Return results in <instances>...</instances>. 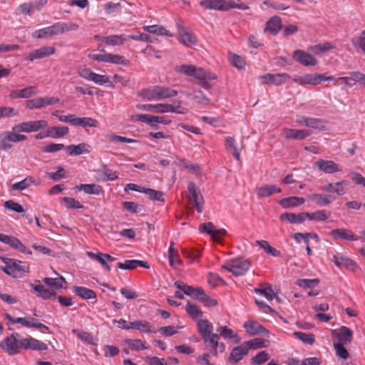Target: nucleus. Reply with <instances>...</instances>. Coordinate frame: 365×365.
I'll return each mask as SVG.
<instances>
[{
    "label": "nucleus",
    "mask_w": 365,
    "mask_h": 365,
    "mask_svg": "<svg viewBox=\"0 0 365 365\" xmlns=\"http://www.w3.org/2000/svg\"><path fill=\"white\" fill-rule=\"evenodd\" d=\"M69 132V128L66 126H53L49 128L46 131V136L53 138H61L67 135Z\"/></svg>",
    "instance_id": "obj_45"
},
{
    "label": "nucleus",
    "mask_w": 365,
    "mask_h": 365,
    "mask_svg": "<svg viewBox=\"0 0 365 365\" xmlns=\"http://www.w3.org/2000/svg\"><path fill=\"white\" fill-rule=\"evenodd\" d=\"M1 259L5 263V266L1 267V269L9 275L19 277L24 272H29V266L26 262L3 257Z\"/></svg>",
    "instance_id": "obj_2"
},
{
    "label": "nucleus",
    "mask_w": 365,
    "mask_h": 365,
    "mask_svg": "<svg viewBox=\"0 0 365 365\" xmlns=\"http://www.w3.org/2000/svg\"><path fill=\"white\" fill-rule=\"evenodd\" d=\"M249 347H247L245 343L244 342L241 345L234 347L230 354L229 359L232 361L234 364L240 361L244 356H246L248 354Z\"/></svg>",
    "instance_id": "obj_25"
},
{
    "label": "nucleus",
    "mask_w": 365,
    "mask_h": 365,
    "mask_svg": "<svg viewBox=\"0 0 365 365\" xmlns=\"http://www.w3.org/2000/svg\"><path fill=\"white\" fill-rule=\"evenodd\" d=\"M256 244L263 249L266 253L274 257H279L280 252L272 247L269 242L266 240H257Z\"/></svg>",
    "instance_id": "obj_59"
},
{
    "label": "nucleus",
    "mask_w": 365,
    "mask_h": 365,
    "mask_svg": "<svg viewBox=\"0 0 365 365\" xmlns=\"http://www.w3.org/2000/svg\"><path fill=\"white\" fill-rule=\"evenodd\" d=\"M293 58L299 63L305 66H314L317 64V60L311 54L302 50H296L293 53Z\"/></svg>",
    "instance_id": "obj_16"
},
{
    "label": "nucleus",
    "mask_w": 365,
    "mask_h": 365,
    "mask_svg": "<svg viewBox=\"0 0 365 365\" xmlns=\"http://www.w3.org/2000/svg\"><path fill=\"white\" fill-rule=\"evenodd\" d=\"M89 146L86 143H80L78 145H70L66 147V149L71 155H80L83 153H88Z\"/></svg>",
    "instance_id": "obj_42"
},
{
    "label": "nucleus",
    "mask_w": 365,
    "mask_h": 365,
    "mask_svg": "<svg viewBox=\"0 0 365 365\" xmlns=\"http://www.w3.org/2000/svg\"><path fill=\"white\" fill-rule=\"evenodd\" d=\"M57 34L55 24L51 26L45 27L34 31L32 34L33 38H44L56 36Z\"/></svg>",
    "instance_id": "obj_36"
},
{
    "label": "nucleus",
    "mask_w": 365,
    "mask_h": 365,
    "mask_svg": "<svg viewBox=\"0 0 365 365\" xmlns=\"http://www.w3.org/2000/svg\"><path fill=\"white\" fill-rule=\"evenodd\" d=\"M226 149L231 152L237 160H240V151L236 145L235 140L232 137H227L225 140Z\"/></svg>",
    "instance_id": "obj_50"
},
{
    "label": "nucleus",
    "mask_w": 365,
    "mask_h": 365,
    "mask_svg": "<svg viewBox=\"0 0 365 365\" xmlns=\"http://www.w3.org/2000/svg\"><path fill=\"white\" fill-rule=\"evenodd\" d=\"M175 113L178 114H186L188 113V109L182 106V101H178L175 102L174 104L168 103H157L155 104L154 113Z\"/></svg>",
    "instance_id": "obj_6"
},
{
    "label": "nucleus",
    "mask_w": 365,
    "mask_h": 365,
    "mask_svg": "<svg viewBox=\"0 0 365 365\" xmlns=\"http://www.w3.org/2000/svg\"><path fill=\"white\" fill-rule=\"evenodd\" d=\"M250 267V262L243 257H237L227 260L222 269L231 272L234 276H242L247 273Z\"/></svg>",
    "instance_id": "obj_3"
},
{
    "label": "nucleus",
    "mask_w": 365,
    "mask_h": 365,
    "mask_svg": "<svg viewBox=\"0 0 365 365\" xmlns=\"http://www.w3.org/2000/svg\"><path fill=\"white\" fill-rule=\"evenodd\" d=\"M204 341L206 349L213 356H216L218 352L222 353L225 349L224 343H220L219 335L212 333L202 338Z\"/></svg>",
    "instance_id": "obj_5"
},
{
    "label": "nucleus",
    "mask_w": 365,
    "mask_h": 365,
    "mask_svg": "<svg viewBox=\"0 0 365 365\" xmlns=\"http://www.w3.org/2000/svg\"><path fill=\"white\" fill-rule=\"evenodd\" d=\"M197 329L202 338L213 333V325L207 319L197 321Z\"/></svg>",
    "instance_id": "obj_39"
},
{
    "label": "nucleus",
    "mask_w": 365,
    "mask_h": 365,
    "mask_svg": "<svg viewBox=\"0 0 365 365\" xmlns=\"http://www.w3.org/2000/svg\"><path fill=\"white\" fill-rule=\"evenodd\" d=\"M60 99L56 97H38L26 102V108L30 110L41 109L58 103Z\"/></svg>",
    "instance_id": "obj_7"
},
{
    "label": "nucleus",
    "mask_w": 365,
    "mask_h": 365,
    "mask_svg": "<svg viewBox=\"0 0 365 365\" xmlns=\"http://www.w3.org/2000/svg\"><path fill=\"white\" fill-rule=\"evenodd\" d=\"M187 189L190 194V200L194 202L197 212H202L203 210V199L199 188L193 182H190L188 184Z\"/></svg>",
    "instance_id": "obj_13"
},
{
    "label": "nucleus",
    "mask_w": 365,
    "mask_h": 365,
    "mask_svg": "<svg viewBox=\"0 0 365 365\" xmlns=\"http://www.w3.org/2000/svg\"><path fill=\"white\" fill-rule=\"evenodd\" d=\"M117 266L122 269H133L138 267H142L146 269L150 268V264L147 262L138 259H128L124 262H118Z\"/></svg>",
    "instance_id": "obj_30"
},
{
    "label": "nucleus",
    "mask_w": 365,
    "mask_h": 365,
    "mask_svg": "<svg viewBox=\"0 0 365 365\" xmlns=\"http://www.w3.org/2000/svg\"><path fill=\"white\" fill-rule=\"evenodd\" d=\"M38 93V90L34 86H29L23 89L15 90L11 93V98H29Z\"/></svg>",
    "instance_id": "obj_28"
},
{
    "label": "nucleus",
    "mask_w": 365,
    "mask_h": 365,
    "mask_svg": "<svg viewBox=\"0 0 365 365\" xmlns=\"http://www.w3.org/2000/svg\"><path fill=\"white\" fill-rule=\"evenodd\" d=\"M307 198L321 207L328 205L334 200V197L325 194H312L308 195Z\"/></svg>",
    "instance_id": "obj_34"
},
{
    "label": "nucleus",
    "mask_w": 365,
    "mask_h": 365,
    "mask_svg": "<svg viewBox=\"0 0 365 365\" xmlns=\"http://www.w3.org/2000/svg\"><path fill=\"white\" fill-rule=\"evenodd\" d=\"M297 122L301 125H304L307 127L319 130H324L325 129L324 123L319 118L301 116Z\"/></svg>",
    "instance_id": "obj_23"
},
{
    "label": "nucleus",
    "mask_w": 365,
    "mask_h": 365,
    "mask_svg": "<svg viewBox=\"0 0 365 365\" xmlns=\"http://www.w3.org/2000/svg\"><path fill=\"white\" fill-rule=\"evenodd\" d=\"M56 49L53 46H43L40 48L31 51L27 56V59L33 61L36 59L43 58L55 53Z\"/></svg>",
    "instance_id": "obj_17"
},
{
    "label": "nucleus",
    "mask_w": 365,
    "mask_h": 365,
    "mask_svg": "<svg viewBox=\"0 0 365 365\" xmlns=\"http://www.w3.org/2000/svg\"><path fill=\"white\" fill-rule=\"evenodd\" d=\"M254 292L257 294L264 296L269 301H272L274 298L278 299L271 286L265 288H255Z\"/></svg>",
    "instance_id": "obj_58"
},
{
    "label": "nucleus",
    "mask_w": 365,
    "mask_h": 365,
    "mask_svg": "<svg viewBox=\"0 0 365 365\" xmlns=\"http://www.w3.org/2000/svg\"><path fill=\"white\" fill-rule=\"evenodd\" d=\"M143 29L145 31L157 36H173V35L167 31L164 26L160 25L143 26Z\"/></svg>",
    "instance_id": "obj_47"
},
{
    "label": "nucleus",
    "mask_w": 365,
    "mask_h": 365,
    "mask_svg": "<svg viewBox=\"0 0 365 365\" xmlns=\"http://www.w3.org/2000/svg\"><path fill=\"white\" fill-rule=\"evenodd\" d=\"M334 263L339 267H351L355 265V262L344 256L341 254H336L333 257Z\"/></svg>",
    "instance_id": "obj_54"
},
{
    "label": "nucleus",
    "mask_w": 365,
    "mask_h": 365,
    "mask_svg": "<svg viewBox=\"0 0 365 365\" xmlns=\"http://www.w3.org/2000/svg\"><path fill=\"white\" fill-rule=\"evenodd\" d=\"M258 198H263L271 196L274 193H279L282 190L274 185H264L255 190Z\"/></svg>",
    "instance_id": "obj_27"
},
{
    "label": "nucleus",
    "mask_w": 365,
    "mask_h": 365,
    "mask_svg": "<svg viewBox=\"0 0 365 365\" xmlns=\"http://www.w3.org/2000/svg\"><path fill=\"white\" fill-rule=\"evenodd\" d=\"M282 29V21L279 16L272 17L266 24L265 31L269 32L272 35H276Z\"/></svg>",
    "instance_id": "obj_33"
},
{
    "label": "nucleus",
    "mask_w": 365,
    "mask_h": 365,
    "mask_svg": "<svg viewBox=\"0 0 365 365\" xmlns=\"http://www.w3.org/2000/svg\"><path fill=\"white\" fill-rule=\"evenodd\" d=\"M19 334L13 333L0 342L1 348L10 355H14L20 352V349H33L45 351L48 346L44 342L34 339L31 336L18 340Z\"/></svg>",
    "instance_id": "obj_1"
},
{
    "label": "nucleus",
    "mask_w": 365,
    "mask_h": 365,
    "mask_svg": "<svg viewBox=\"0 0 365 365\" xmlns=\"http://www.w3.org/2000/svg\"><path fill=\"white\" fill-rule=\"evenodd\" d=\"M219 334L225 339H236V342L240 341V338L236 334L232 329L226 326H221L217 329Z\"/></svg>",
    "instance_id": "obj_56"
},
{
    "label": "nucleus",
    "mask_w": 365,
    "mask_h": 365,
    "mask_svg": "<svg viewBox=\"0 0 365 365\" xmlns=\"http://www.w3.org/2000/svg\"><path fill=\"white\" fill-rule=\"evenodd\" d=\"M139 96L148 101L158 100V86L143 89L139 92Z\"/></svg>",
    "instance_id": "obj_43"
},
{
    "label": "nucleus",
    "mask_w": 365,
    "mask_h": 365,
    "mask_svg": "<svg viewBox=\"0 0 365 365\" xmlns=\"http://www.w3.org/2000/svg\"><path fill=\"white\" fill-rule=\"evenodd\" d=\"M305 202V200L303 197H289L281 199L279 201V204L285 209L297 207L303 205Z\"/></svg>",
    "instance_id": "obj_35"
},
{
    "label": "nucleus",
    "mask_w": 365,
    "mask_h": 365,
    "mask_svg": "<svg viewBox=\"0 0 365 365\" xmlns=\"http://www.w3.org/2000/svg\"><path fill=\"white\" fill-rule=\"evenodd\" d=\"M74 189L77 191L83 190L86 194L96 195H99L103 191L102 187L96 184H81L75 186Z\"/></svg>",
    "instance_id": "obj_32"
},
{
    "label": "nucleus",
    "mask_w": 365,
    "mask_h": 365,
    "mask_svg": "<svg viewBox=\"0 0 365 365\" xmlns=\"http://www.w3.org/2000/svg\"><path fill=\"white\" fill-rule=\"evenodd\" d=\"M279 219L292 224H301L307 220V212L298 214L284 212L280 215Z\"/></svg>",
    "instance_id": "obj_24"
},
{
    "label": "nucleus",
    "mask_w": 365,
    "mask_h": 365,
    "mask_svg": "<svg viewBox=\"0 0 365 365\" xmlns=\"http://www.w3.org/2000/svg\"><path fill=\"white\" fill-rule=\"evenodd\" d=\"M324 74L319 73H307L302 76H298L293 78V81L300 86H317L324 81Z\"/></svg>",
    "instance_id": "obj_8"
},
{
    "label": "nucleus",
    "mask_w": 365,
    "mask_h": 365,
    "mask_svg": "<svg viewBox=\"0 0 365 365\" xmlns=\"http://www.w3.org/2000/svg\"><path fill=\"white\" fill-rule=\"evenodd\" d=\"M183 257L189 259L191 262H199L201 257V251L197 248L182 250Z\"/></svg>",
    "instance_id": "obj_53"
},
{
    "label": "nucleus",
    "mask_w": 365,
    "mask_h": 365,
    "mask_svg": "<svg viewBox=\"0 0 365 365\" xmlns=\"http://www.w3.org/2000/svg\"><path fill=\"white\" fill-rule=\"evenodd\" d=\"M55 25L58 35L78 29V25L72 22H57Z\"/></svg>",
    "instance_id": "obj_49"
},
{
    "label": "nucleus",
    "mask_w": 365,
    "mask_h": 365,
    "mask_svg": "<svg viewBox=\"0 0 365 365\" xmlns=\"http://www.w3.org/2000/svg\"><path fill=\"white\" fill-rule=\"evenodd\" d=\"M178 95V91L167 87L158 86V100L170 98Z\"/></svg>",
    "instance_id": "obj_61"
},
{
    "label": "nucleus",
    "mask_w": 365,
    "mask_h": 365,
    "mask_svg": "<svg viewBox=\"0 0 365 365\" xmlns=\"http://www.w3.org/2000/svg\"><path fill=\"white\" fill-rule=\"evenodd\" d=\"M130 329L138 330L143 333H155L150 324L147 321H135L129 322Z\"/></svg>",
    "instance_id": "obj_37"
},
{
    "label": "nucleus",
    "mask_w": 365,
    "mask_h": 365,
    "mask_svg": "<svg viewBox=\"0 0 365 365\" xmlns=\"http://www.w3.org/2000/svg\"><path fill=\"white\" fill-rule=\"evenodd\" d=\"M34 291L38 293V297L44 299H48L55 296V292L46 289L43 285L38 284L36 285L31 284Z\"/></svg>",
    "instance_id": "obj_51"
},
{
    "label": "nucleus",
    "mask_w": 365,
    "mask_h": 365,
    "mask_svg": "<svg viewBox=\"0 0 365 365\" xmlns=\"http://www.w3.org/2000/svg\"><path fill=\"white\" fill-rule=\"evenodd\" d=\"M315 165L322 172L332 174L341 170L339 165L332 160L320 159L315 163Z\"/></svg>",
    "instance_id": "obj_18"
},
{
    "label": "nucleus",
    "mask_w": 365,
    "mask_h": 365,
    "mask_svg": "<svg viewBox=\"0 0 365 365\" xmlns=\"http://www.w3.org/2000/svg\"><path fill=\"white\" fill-rule=\"evenodd\" d=\"M0 242L9 245L14 250L20 252L31 255L32 252L29 250L21 242L12 235L0 233Z\"/></svg>",
    "instance_id": "obj_10"
},
{
    "label": "nucleus",
    "mask_w": 365,
    "mask_h": 365,
    "mask_svg": "<svg viewBox=\"0 0 365 365\" xmlns=\"http://www.w3.org/2000/svg\"><path fill=\"white\" fill-rule=\"evenodd\" d=\"M96 38L102 41L105 43L113 46L123 45L128 41V36L124 34L111 35L102 37L96 36Z\"/></svg>",
    "instance_id": "obj_22"
},
{
    "label": "nucleus",
    "mask_w": 365,
    "mask_h": 365,
    "mask_svg": "<svg viewBox=\"0 0 365 365\" xmlns=\"http://www.w3.org/2000/svg\"><path fill=\"white\" fill-rule=\"evenodd\" d=\"M7 319L12 324H20L23 327L27 328H37V329H43L46 331L49 329L48 327L43 324L38 320L32 318V317H17L14 318L11 316L7 314Z\"/></svg>",
    "instance_id": "obj_9"
},
{
    "label": "nucleus",
    "mask_w": 365,
    "mask_h": 365,
    "mask_svg": "<svg viewBox=\"0 0 365 365\" xmlns=\"http://www.w3.org/2000/svg\"><path fill=\"white\" fill-rule=\"evenodd\" d=\"M100 176V180L103 181H113L118 178V173L110 169L107 165H104L96 170Z\"/></svg>",
    "instance_id": "obj_29"
},
{
    "label": "nucleus",
    "mask_w": 365,
    "mask_h": 365,
    "mask_svg": "<svg viewBox=\"0 0 365 365\" xmlns=\"http://www.w3.org/2000/svg\"><path fill=\"white\" fill-rule=\"evenodd\" d=\"M168 259L169 264L171 267H176L182 265V261L181 260L178 251L174 247V242H171L168 249Z\"/></svg>",
    "instance_id": "obj_38"
},
{
    "label": "nucleus",
    "mask_w": 365,
    "mask_h": 365,
    "mask_svg": "<svg viewBox=\"0 0 365 365\" xmlns=\"http://www.w3.org/2000/svg\"><path fill=\"white\" fill-rule=\"evenodd\" d=\"M48 123L45 120H31L22 122L12 128L14 131L32 133L45 129L48 127Z\"/></svg>",
    "instance_id": "obj_4"
},
{
    "label": "nucleus",
    "mask_w": 365,
    "mask_h": 365,
    "mask_svg": "<svg viewBox=\"0 0 365 365\" xmlns=\"http://www.w3.org/2000/svg\"><path fill=\"white\" fill-rule=\"evenodd\" d=\"M351 42L355 48L361 49L365 53V29L359 36L352 38Z\"/></svg>",
    "instance_id": "obj_64"
},
{
    "label": "nucleus",
    "mask_w": 365,
    "mask_h": 365,
    "mask_svg": "<svg viewBox=\"0 0 365 365\" xmlns=\"http://www.w3.org/2000/svg\"><path fill=\"white\" fill-rule=\"evenodd\" d=\"M174 285L179 290L182 291L185 294L197 299L200 294H203V289L201 287H194L180 281H177Z\"/></svg>",
    "instance_id": "obj_15"
},
{
    "label": "nucleus",
    "mask_w": 365,
    "mask_h": 365,
    "mask_svg": "<svg viewBox=\"0 0 365 365\" xmlns=\"http://www.w3.org/2000/svg\"><path fill=\"white\" fill-rule=\"evenodd\" d=\"M193 76L200 81L204 80H214L217 78L215 74L211 73L202 68H195Z\"/></svg>",
    "instance_id": "obj_57"
},
{
    "label": "nucleus",
    "mask_w": 365,
    "mask_h": 365,
    "mask_svg": "<svg viewBox=\"0 0 365 365\" xmlns=\"http://www.w3.org/2000/svg\"><path fill=\"white\" fill-rule=\"evenodd\" d=\"M41 183L40 180L35 179L32 176H28L23 180L14 183L11 186L14 190H24L27 189L31 185H39Z\"/></svg>",
    "instance_id": "obj_31"
},
{
    "label": "nucleus",
    "mask_w": 365,
    "mask_h": 365,
    "mask_svg": "<svg viewBox=\"0 0 365 365\" xmlns=\"http://www.w3.org/2000/svg\"><path fill=\"white\" fill-rule=\"evenodd\" d=\"M312 132L306 129H291L284 128L282 132L283 136L287 139L302 140L309 136Z\"/></svg>",
    "instance_id": "obj_20"
},
{
    "label": "nucleus",
    "mask_w": 365,
    "mask_h": 365,
    "mask_svg": "<svg viewBox=\"0 0 365 365\" xmlns=\"http://www.w3.org/2000/svg\"><path fill=\"white\" fill-rule=\"evenodd\" d=\"M259 79L262 83L264 84H273L275 86H280L288 82L291 76L286 73L271 74L267 73L263 76H260Z\"/></svg>",
    "instance_id": "obj_11"
},
{
    "label": "nucleus",
    "mask_w": 365,
    "mask_h": 365,
    "mask_svg": "<svg viewBox=\"0 0 365 365\" xmlns=\"http://www.w3.org/2000/svg\"><path fill=\"white\" fill-rule=\"evenodd\" d=\"M199 230L210 235L214 240L219 242L226 234L225 229H216L215 225L209 222L200 225Z\"/></svg>",
    "instance_id": "obj_12"
},
{
    "label": "nucleus",
    "mask_w": 365,
    "mask_h": 365,
    "mask_svg": "<svg viewBox=\"0 0 365 365\" xmlns=\"http://www.w3.org/2000/svg\"><path fill=\"white\" fill-rule=\"evenodd\" d=\"M330 235H331L335 240L341 239L352 241H356L359 240L358 237L354 235L351 230L344 228L333 230L330 232Z\"/></svg>",
    "instance_id": "obj_21"
},
{
    "label": "nucleus",
    "mask_w": 365,
    "mask_h": 365,
    "mask_svg": "<svg viewBox=\"0 0 365 365\" xmlns=\"http://www.w3.org/2000/svg\"><path fill=\"white\" fill-rule=\"evenodd\" d=\"M245 343L247 347H249V350L256 349L258 348H266L269 345V341L268 340L261 338H255L250 341H245Z\"/></svg>",
    "instance_id": "obj_52"
},
{
    "label": "nucleus",
    "mask_w": 365,
    "mask_h": 365,
    "mask_svg": "<svg viewBox=\"0 0 365 365\" xmlns=\"http://www.w3.org/2000/svg\"><path fill=\"white\" fill-rule=\"evenodd\" d=\"M75 126H81L83 128L91 127V128H96L99 125V122L92 118L90 117H83L78 118L76 117V123H74Z\"/></svg>",
    "instance_id": "obj_48"
},
{
    "label": "nucleus",
    "mask_w": 365,
    "mask_h": 365,
    "mask_svg": "<svg viewBox=\"0 0 365 365\" xmlns=\"http://www.w3.org/2000/svg\"><path fill=\"white\" fill-rule=\"evenodd\" d=\"M43 282L46 285L56 289L63 288L66 284L65 278L62 276L58 278L46 277L43 279Z\"/></svg>",
    "instance_id": "obj_55"
},
{
    "label": "nucleus",
    "mask_w": 365,
    "mask_h": 365,
    "mask_svg": "<svg viewBox=\"0 0 365 365\" xmlns=\"http://www.w3.org/2000/svg\"><path fill=\"white\" fill-rule=\"evenodd\" d=\"M186 312L187 314L193 319H197L202 317V312L195 304L187 302L186 304Z\"/></svg>",
    "instance_id": "obj_63"
},
{
    "label": "nucleus",
    "mask_w": 365,
    "mask_h": 365,
    "mask_svg": "<svg viewBox=\"0 0 365 365\" xmlns=\"http://www.w3.org/2000/svg\"><path fill=\"white\" fill-rule=\"evenodd\" d=\"M335 48V45L329 41L324 42L317 45L311 46L308 50L316 55H320L322 53L329 51Z\"/></svg>",
    "instance_id": "obj_41"
},
{
    "label": "nucleus",
    "mask_w": 365,
    "mask_h": 365,
    "mask_svg": "<svg viewBox=\"0 0 365 365\" xmlns=\"http://www.w3.org/2000/svg\"><path fill=\"white\" fill-rule=\"evenodd\" d=\"M72 332L82 341L88 344H94V339L91 333L78 329H73Z\"/></svg>",
    "instance_id": "obj_62"
},
{
    "label": "nucleus",
    "mask_w": 365,
    "mask_h": 365,
    "mask_svg": "<svg viewBox=\"0 0 365 365\" xmlns=\"http://www.w3.org/2000/svg\"><path fill=\"white\" fill-rule=\"evenodd\" d=\"M225 0H203L200 2V5L206 9H213L224 11Z\"/></svg>",
    "instance_id": "obj_44"
},
{
    "label": "nucleus",
    "mask_w": 365,
    "mask_h": 365,
    "mask_svg": "<svg viewBox=\"0 0 365 365\" xmlns=\"http://www.w3.org/2000/svg\"><path fill=\"white\" fill-rule=\"evenodd\" d=\"M293 334L304 344L312 345L315 342V336L313 334L294 331Z\"/></svg>",
    "instance_id": "obj_60"
},
{
    "label": "nucleus",
    "mask_w": 365,
    "mask_h": 365,
    "mask_svg": "<svg viewBox=\"0 0 365 365\" xmlns=\"http://www.w3.org/2000/svg\"><path fill=\"white\" fill-rule=\"evenodd\" d=\"M178 40L186 46H191L197 42L196 36L184 28H181L178 31Z\"/></svg>",
    "instance_id": "obj_26"
},
{
    "label": "nucleus",
    "mask_w": 365,
    "mask_h": 365,
    "mask_svg": "<svg viewBox=\"0 0 365 365\" xmlns=\"http://www.w3.org/2000/svg\"><path fill=\"white\" fill-rule=\"evenodd\" d=\"M73 292L76 295L82 298L83 299H91L96 297V294L92 289H88L84 287H73Z\"/></svg>",
    "instance_id": "obj_40"
},
{
    "label": "nucleus",
    "mask_w": 365,
    "mask_h": 365,
    "mask_svg": "<svg viewBox=\"0 0 365 365\" xmlns=\"http://www.w3.org/2000/svg\"><path fill=\"white\" fill-rule=\"evenodd\" d=\"M331 217V212L327 210H320L312 213L307 212V219L314 221H325Z\"/></svg>",
    "instance_id": "obj_46"
},
{
    "label": "nucleus",
    "mask_w": 365,
    "mask_h": 365,
    "mask_svg": "<svg viewBox=\"0 0 365 365\" xmlns=\"http://www.w3.org/2000/svg\"><path fill=\"white\" fill-rule=\"evenodd\" d=\"M243 327L245 331L251 336L262 334L264 336H268L269 335V331L256 321H247L244 324Z\"/></svg>",
    "instance_id": "obj_14"
},
{
    "label": "nucleus",
    "mask_w": 365,
    "mask_h": 365,
    "mask_svg": "<svg viewBox=\"0 0 365 365\" xmlns=\"http://www.w3.org/2000/svg\"><path fill=\"white\" fill-rule=\"evenodd\" d=\"M331 336L344 344H348L352 341L353 332L348 327L341 326L339 329L331 330Z\"/></svg>",
    "instance_id": "obj_19"
}]
</instances>
